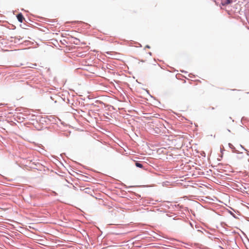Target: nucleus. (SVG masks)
Segmentation results:
<instances>
[{
    "mask_svg": "<svg viewBox=\"0 0 249 249\" xmlns=\"http://www.w3.org/2000/svg\"><path fill=\"white\" fill-rule=\"evenodd\" d=\"M17 17L18 20L20 22H22L23 20L24 19V18L23 17V16L21 13L18 14V15L17 16Z\"/></svg>",
    "mask_w": 249,
    "mask_h": 249,
    "instance_id": "nucleus-1",
    "label": "nucleus"
},
{
    "mask_svg": "<svg viewBox=\"0 0 249 249\" xmlns=\"http://www.w3.org/2000/svg\"><path fill=\"white\" fill-rule=\"evenodd\" d=\"M233 0H226L225 2H222V4L224 6L229 4L232 2Z\"/></svg>",
    "mask_w": 249,
    "mask_h": 249,
    "instance_id": "nucleus-2",
    "label": "nucleus"
},
{
    "mask_svg": "<svg viewBox=\"0 0 249 249\" xmlns=\"http://www.w3.org/2000/svg\"><path fill=\"white\" fill-rule=\"evenodd\" d=\"M135 165L137 167H139V168L143 167V165H142V164L138 163V162H136Z\"/></svg>",
    "mask_w": 249,
    "mask_h": 249,
    "instance_id": "nucleus-3",
    "label": "nucleus"
},
{
    "mask_svg": "<svg viewBox=\"0 0 249 249\" xmlns=\"http://www.w3.org/2000/svg\"><path fill=\"white\" fill-rule=\"evenodd\" d=\"M230 147L231 148H232V149L233 151H234V152H236V149H235V147H234L232 144H230Z\"/></svg>",
    "mask_w": 249,
    "mask_h": 249,
    "instance_id": "nucleus-4",
    "label": "nucleus"
},
{
    "mask_svg": "<svg viewBox=\"0 0 249 249\" xmlns=\"http://www.w3.org/2000/svg\"><path fill=\"white\" fill-rule=\"evenodd\" d=\"M237 158L239 159H242L243 157H237Z\"/></svg>",
    "mask_w": 249,
    "mask_h": 249,
    "instance_id": "nucleus-5",
    "label": "nucleus"
}]
</instances>
